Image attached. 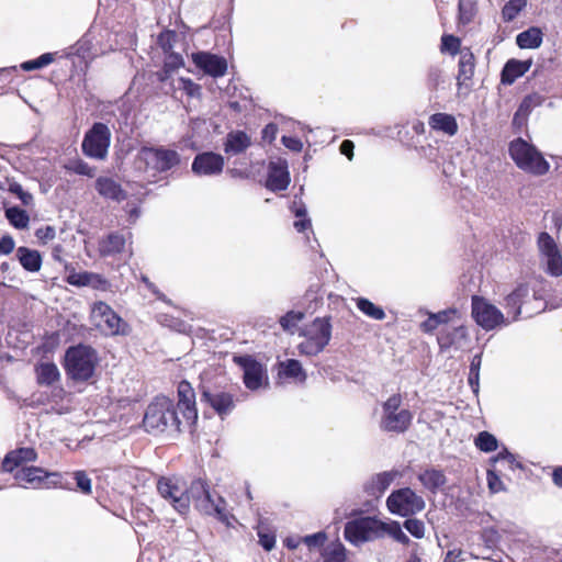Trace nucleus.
I'll return each mask as SVG.
<instances>
[{
	"label": "nucleus",
	"mask_w": 562,
	"mask_h": 562,
	"mask_svg": "<svg viewBox=\"0 0 562 562\" xmlns=\"http://www.w3.org/2000/svg\"><path fill=\"white\" fill-rule=\"evenodd\" d=\"M8 191L16 195L24 205H31L33 202V195L24 191L22 186L15 181L9 182Z\"/></svg>",
	"instance_id": "nucleus-49"
},
{
	"label": "nucleus",
	"mask_w": 562,
	"mask_h": 562,
	"mask_svg": "<svg viewBox=\"0 0 562 562\" xmlns=\"http://www.w3.org/2000/svg\"><path fill=\"white\" fill-rule=\"evenodd\" d=\"M460 47V41L453 35H443L441 38V48L451 54H456Z\"/></svg>",
	"instance_id": "nucleus-57"
},
{
	"label": "nucleus",
	"mask_w": 562,
	"mask_h": 562,
	"mask_svg": "<svg viewBox=\"0 0 562 562\" xmlns=\"http://www.w3.org/2000/svg\"><path fill=\"white\" fill-rule=\"evenodd\" d=\"M15 256L27 272L34 273L41 270L43 260L40 251L22 246L16 249Z\"/></svg>",
	"instance_id": "nucleus-32"
},
{
	"label": "nucleus",
	"mask_w": 562,
	"mask_h": 562,
	"mask_svg": "<svg viewBox=\"0 0 562 562\" xmlns=\"http://www.w3.org/2000/svg\"><path fill=\"white\" fill-rule=\"evenodd\" d=\"M509 155L521 170L542 176L548 172L550 165L541 153L522 138H517L509 144Z\"/></svg>",
	"instance_id": "nucleus-4"
},
{
	"label": "nucleus",
	"mask_w": 562,
	"mask_h": 562,
	"mask_svg": "<svg viewBox=\"0 0 562 562\" xmlns=\"http://www.w3.org/2000/svg\"><path fill=\"white\" fill-rule=\"evenodd\" d=\"M278 374L283 379H291L299 383H304L306 380V372L303 370L299 360L288 359L278 364Z\"/></svg>",
	"instance_id": "nucleus-34"
},
{
	"label": "nucleus",
	"mask_w": 562,
	"mask_h": 562,
	"mask_svg": "<svg viewBox=\"0 0 562 562\" xmlns=\"http://www.w3.org/2000/svg\"><path fill=\"white\" fill-rule=\"evenodd\" d=\"M324 562H346L345 549L340 543H333L324 549Z\"/></svg>",
	"instance_id": "nucleus-45"
},
{
	"label": "nucleus",
	"mask_w": 562,
	"mask_h": 562,
	"mask_svg": "<svg viewBox=\"0 0 562 562\" xmlns=\"http://www.w3.org/2000/svg\"><path fill=\"white\" fill-rule=\"evenodd\" d=\"M196 507L205 515H214L222 522L229 525V517L226 510V502L223 497L214 495L209 491L204 495H196Z\"/></svg>",
	"instance_id": "nucleus-18"
},
{
	"label": "nucleus",
	"mask_w": 562,
	"mask_h": 562,
	"mask_svg": "<svg viewBox=\"0 0 562 562\" xmlns=\"http://www.w3.org/2000/svg\"><path fill=\"white\" fill-rule=\"evenodd\" d=\"M237 363L244 370V383L249 390H257L261 386L266 372L262 366L249 356L236 358Z\"/></svg>",
	"instance_id": "nucleus-21"
},
{
	"label": "nucleus",
	"mask_w": 562,
	"mask_h": 562,
	"mask_svg": "<svg viewBox=\"0 0 562 562\" xmlns=\"http://www.w3.org/2000/svg\"><path fill=\"white\" fill-rule=\"evenodd\" d=\"M194 65L212 77H222L226 74L227 61L224 57L206 53L198 52L192 54Z\"/></svg>",
	"instance_id": "nucleus-19"
},
{
	"label": "nucleus",
	"mask_w": 562,
	"mask_h": 562,
	"mask_svg": "<svg viewBox=\"0 0 562 562\" xmlns=\"http://www.w3.org/2000/svg\"><path fill=\"white\" fill-rule=\"evenodd\" d=\"M428 124L432 130L442 132L449 136H453L458 132L456 117L448 113H435L430 115Z\"/></svg>",
	"instance_id": "nucleus-33"
},
{
	"label": "nucleus",
	"mask_w": 562,
	"mask_h": 562,
	"mask_svg": "<svg viewBox=\"0 0 562 562\" xmlns=\"http://www.w3.org/2000/svg\"><path fill=\"white\" fill-rule=\"evenodd\" d=\"M251 145L250 136L244 131L229 132L224 140V151L229 156L245 153Z\"/></svg>",
	"instance_id": "nucleus-26"
},
{
	"label": "nucleus",
	"mask_w": 562,
	"mask_h": 562,
	"mask_svg": "<svg viewBox=\"0 0 562 562\" xmlns=\"http://www.w3.org/2000/svg\"><path fill=\"white\" fill-rule=\"evenodd\" d=\"M471 306L474 321L487 331L498 326L510 324V321L504 316L503 312L484 297L472 296Z\"/></svg>",
	"instance_id": "nucleus-11"
},
{
	"label": "nucleus",
	"mask_w": 562,
	"mask_h": 562,
	"mask_svg": "<svg viewBox=\"0 0 562 562\" xmlns=\"http://www.w3.org/2000/svg\"><path fill=\"white\" fill-rule=\"evenodd\" d=\"M396 476V472H381L373 475L364 484V492L372 497H380L389 488Z\"/></svg>",
	"instance_id": "nucleus-28"
},
{
	"label": "nucleus",
	"mask_w": 562,
	"mask_h": 562,
	"mask_svg": "<svg viewBox=\"0 0 562 562\" xmlns=\"http://www.w3.org/2000/svg\"><path fill=\"white\" fill-rule=\"evenodd\" d=\"M111 144V131L104 123L97 122L86 133L81 147L86 156L103 160Z\"/></svg>",
	"instance_id": "nucleus-9"
},
{
	"label": "nucleus",
	"mask_w": 562,
	"mask_h": 562,
	"mask_svg": "<svg viewBox=\"0 0 562 562\" xmlns=\"http://www.w3.org/2000/svg\"><path fill=\"white\" fill-rule=\"evenodd\" d=\"M487 483H488V488L493 493H498L504 490V484H503L502 480L492 470L487 471Z\"/></svg>",
	"instance_id": "nucleus-61"
},
{
	"label": "nucleus",
	"mask_w": 562,
	"mask_h": 562,
	"mask_svg": "<svg viewBox=\"0 0 562 562\" xmlns=\"http://www.w3.org/2000/svg\"><path fill=\"white\" fill-rule=\"evenodd\" d=\"M460 20L463 23H469L474 15V5L469 0H459Z\"/></svg>",
	"instance_id": "nucleus-53"
},
{
	"label": "nucleus",
	"mask_w": 562,
	"mask_h": 562,
	"mask_svg": "<svg viewBox=\"0 0 562 562\" xmlns=\"http://www.w3.org/2000/svg\"><path fill=\"white\" fill-rule=\"evenodd\" d=\"M37 382L42 385H50L60 378L57 366L53 362H43L36 368Z\"/></svg>",
	"instance_id": "nucleus-36"
},
{
	"label": "nucleus",
	"mask_w": 562,
	"mask_h": 562,
	"mask_svg": "<svg viewBox=\"0 0 562 562\" xmlns=\"http://www.w3.org/2000/svg\"><path fill=\"white\" fill-rule=\"evenodd\" d=\"M527 5V0H508L502 9V16L505 22H510Z\"/></svg>",
	"instance_id": "nucleus-42"
},
{
	"label": "nucleus",
	"mask_w": 562,
	"mask_h": 562,
	"mask_svg": "<svg viewBox=\"0 0 562 562\" xmlns=\"http://www.w3.org/2000/svg\"><path fill=\"white\" fill-rule=\"evenodd\" d=\"M143 423L148 430L164 431L168 428L180 430L182 420L173 402L166 396H158L148 405Z\"/></svg>",
	"instance_id": "nucleus-2"
},
{
	"label": "nucleus",
	"mask_w": 562,
	"mask_h": 562,
	"mask_svg": "<svg viewBox=\"0 0 562 562\" xmlns=\"http://www.w3.org/2000/svg\"><path fill=\"white\" fill-rule=\"evenodd\" d=\"M77 487L85 494H91L92 485L90 477L83 471H77L74 473Z\"/></svg>",
	"instance_id": "nucleus-54"
},
{
	"label": "nucleus",
	"mask_w": 562,
	"mask_h": 562,
	"mask_svg": "<svg viewBox=\"0 0 562 562\" xmlns=\"http://www.w3.org/2000/svg\"><path fill=\"white\" fill-rule=\"evenodd\" d=\"M37 454L33 448H20L10 451L2 461V469L5 472H12L23 462L35 461Z\"/></svg>",
	"instance_id": "nucleus-30"
},
{
	"label": "nucleus",
	"mask_w": 562,
	"mask_h": 562,
	"mask_svg": "<svg viewBox=\"0 0 562 562\" xmlns=\"http://www.w3.org/2000/svg\"><path fill=\"white\" fill-rule=\"evenodd\" d=\"M98 362L97 352L86 345L69 347L65 355V370L75 381H87L92 378Z\"/></svg>",
	"instance_id": "nucleus-3"
},
{
	"label": "nucleus",
	"mask_w": 562,
	"mask_h": 562,
	"mask_svg": "<svg viewBox=\"0 0 562 562\" xmlns=\"http://www.w3.org/2000/svg\"><path fill=\"white\" fill-rule=\"evenodd\" d=\"M157 492L179 514L184 515L188 513L190 496L182 479L178 476H160L157 481Z\"/></svg>",
	"instance_id": "nucleus-8"
},
{
	"label": "nucleus",
	"mask_w": 562,
	"mask_h": 562,
	"mask_svg": "<svg viewBox=\"0 0 562 562\" xmlns=\"http://www.w3.org/2000/svg\"><path fill=\"white\" fill-rule=\"evenodd\" d=\"M188 491L189 494H191V496L193 497V499L196 501V495H204L210 491V488L203 480L198 479L191 483V486L188 488Z\"/></svg>",
	"instance_id": "nucleus-58"
},
{
	"label": "nucleus",
	"mask_w": 562,
	"mask_h": 562,
	"mask_svg": "<svg viewBox=\"0 0 562 562\" xmlns=\"http://www.w3.org/2000/svg\"><path fill=\"white\" fill-rule=\"evenodd\" d=\"M66 281L74 286H89L97 291L106 292L111 289V283L102 276L90 271H70Z\"/></svg>",
	"instance_id": "nucleus-20"
},
{
	"label": "nucleus",
	"mask_w": 562,
	"mask_h": 562,
	"mask_svg": "<svg viewBox=\"0 0 562 562\" xmlns=\"http://www.w3.org/2000/svg\"><path fill=\"white\" fill-rule=\"evenodd\" d=\"M131 238V234L127 236L121 233H111L99 243V252L102 257L115 256L126 251L127 240Z\"/></svg>",
	"instance_id": "nucleus-25"
},
{
	"label": "nucleus",
	"mask_w": 562,
	"mask_h": 562,
	"mask_svg": "<svg viewBox=\"0 0 562 562\" xmlns=\"http://www.w3.org/2000/svg\"><path fill=\"white\" fill-rule=\"evenodd\" d=\"M95 190L101 196L116 202H121L126 198V193L121 184L109 177H99L95 180Z\"/></svg>",
	"instance_id": "nucleus-29"
},
{
	"label": "nucleus",
	"mask_w": 562,
	"mask_h": 562,
	"mask_svg": "<svg viewBox=\"0 0 562 562\" xmlns=\"http://www.w3.org/2000/svg\"><path fill=\"white\" fill-rule=\"evenodd\" d=\"M180 164V155L169 148L142 147L134 160V167L137 171L147 178H157Z\"/></svg>",
	"instance_id": "nucleus-1"
},
{
	"label": "nucleus",
	"mask_w": 562,
	"mask_h": 562,
	"mask_svg": "<svg viewBox=\"0 0 562 562\" xmlns=\"http://www.w3.org/2000/svg\"><path fill=\"white\" fill-rule=\"evenodd\" d=\"M386 505L392 514L406 517L422 512L425 508V501L412 488L404 487L392 492Z\"/></svg>",
	"instance_id": "nucleus-12"
},
{
	"label": "nucleus",
	"mask_w": 562,
	"mask_h": 562,
	"mask_svg": "<svg viewBox=\"0 0 562 562\" xmlns=\"http://www.w3.org/2000/svg\"><path fill=\"white\" fill-rule=\"evenodd\" d=\"M531 65V59L518 60L512 58L507 60L501 75L502 83L513 85L516 79L522 77L530 69Z\"/></svg>",
	"instance_id": "nucleus-27"
},
{
	"label": "nucleus",
	"mask_w": 562,
	"mask_h": 562,
	"mask_svg": "<svg viewBox=\"0 0 562 562\" xmlns=\"http://www.w3.org/2000/svg\"><path fill=\"white\" fill-rule=\"evenodd\" d=\"M5 217L9 221V223L18 229L27 228L30 223V216L26 213V211L18 206H11L5 209Z\"/></svg>",
	"instance_id": "nucleus-39"
},
{
	"label": "nucleus",
	"mask_w": 562,
	"mask_h": 562,
	"mask_svg": "<svg viewBox=\"0 0 562 562\" xmlns=\"http://www.w3.org/2000/svg\"><path fill=\"white\" fill-rule=\"evenodd\" d=\"M402 395L396 393L391 395L382 404L380 418V429L385 432L403 434L413 420V413L407 408H402Z\"/></svg>",
	"instance_id": "nucleus-5"
},
{
	"label": "nucleus",
	"mask_w": 562,
	"mask_h": 562,
	"mask_svg": "<svg viewBox=\"0 0 562 562\" xmlns=\"http://www.w3.org/2000/svg\"><path fill=\"white\" fill-rule=\"evenodd\" d=\"M304 317L302 312H288L284 316L280 318V325L283 329L290 330L294 328L299 322H301Z\"/></svg>",
	"instance_id": "nucleus-50"
},
{
	"label": "nucleus",
	"mask_w": 562,
	"mask_h": 562,
	"mask_svg": "<svg viewBox=\"0 0 562 562\" xmlns=\"http://www.w3.org/2000/svg\"><path fill=\"white\" fill-rule=\"evenodd\" d=\"M538 248L541 254L542 261L547 266V272L553 277L561 276L562 255L552 236L542 232L538 237Z\"/></svg>",
	"instance_id": "nucleus-14"
},
{
	"label": "nucleus",
	"mask_w": 562,
	"mask_h": 562,
	"mask_svg": "<svg viewBox=\"0 0 562 562\" xmlns=\"http://www.w3.org/2000/svg\"><path fill=\"white\" fill-rule=\"evenodd\" d=\"M201 401L207 403L222 418L235 408L234 395L216 387L202 385Z\"/></svg>",
	"instance_id": "nucleus-15"
},
{
	"label": "nucleus",
	"mask_w": 562,
	"mask_h": 562,
	"mask_svg": "<svg viewBox=\"0 0 562 562\" xmlns=\"http://www.w3.org/2000/svg\"><path fill=\"white\" fill-rule=\"evenodd\" d=\"M15 241L12 236L4 235L0 239V256L9 255L14 250Z\"/></svg>",
	"instance_id": "nucleus-63"
},
{
	"label": "nucleus",
	"mask_w": 562,
	"mask_h": 562,
	"mask_svg": "<svg viewBox=\"0 0 562 562\" xmlns=\"http://www.w3.org/2000/svg\"><path fill=\"white\" fill-rule=\"evenodd\" d=\"M474 74V56L470 50H461L459 58L458 81L462 85L465 80H470Z\"/></svg>",
	"instance_id": "nucleus-37"
},
{
	"label": "nucleus",
	"mask_w": 562,
	"mask_h": 562,
	"mask_svg": "<svg viewBox=\"0 0 562 562\" xmlns=\"http://www.w3.org/2000/svg\"><path fill=\"white\" fill-rule=\"evenodd\" d=\"M427 82L431 89H436L442 82V71L438 67H431L427 74Z\"/></svg>",
	"instance_id": "nucleus-60"
},
{
	"label": "nucleus",
	"mask_w": 562,
	"mask_h": 562,
	"mask_svg": "<svg viewBox=\"0 0 562 562\" xmlns=\"http://www.w3.org/2000/svg\"><path fill=\"white\" fill-rule=\"evenodd\" d=\"M386 524L375 517H359L346 522L345 539L353 546L373 541L385 535Z\"/></svg>",
	"instance_id": "nucleus-6"
},
{
	"label": "nucleus",
	"mask_w": 562,
	"mask_h": 562,
	"mask_svg": "<svg viewBox=\"0 0 562 562\" xmlns=\"http://www.w3.org/2000/svg\"><path fill=\"white\" fill-rule=\"evenodd\" d=\"M164 65L175 72L184 66V60L180 54L171 53L167 55Z\"/></svg>",
	"instance_id": "nucleus-56"
},
{
	"label": "nucleus",
	"mask_w": 562,
	"mask_h": 562,
	"mask_svg": "<svg viewBox=\"0 0 562 562\" xmlns=\"http://www.w3.org/2000/svg\"><path fill=\"white\" fill-rule=\"evenodd\" d=\"M475 446L484 452L495 451L498 447L496 437L487 431H481L475 438Z\"/></svg>",
	"instance_id": "nucleus-44"
},
{
	"label": "nucleus",
	"mask_w": 562,
	"mask_h": 562,
	"mask_svg": "<svg viewBox=\"0 0 562 562\" xmlns=\"http://www.w3.org/2000/svg\"><path fill=\"white\" fill-rule=\"evenodd\" d=\"M418 481L426 490L436 494L446 485L447 477L442 470L429 468L418 474Z\"/></svg>",
	"instance_id": "nucleus-31"
},
{
	"label": "nucleus",
	"mask_w": 562,
	"mask_h": 562,
	"mask_svg": "<svg viewBox=\"0 0 562 562\" xmlns=\"http://www.w3.org/2000/svg\"><path fill=\"white\" fill-rule=\"evenodd\" d=\"M177 82V86L173 83V81L169 82V89L166 91V93H175L177 90H182L191 98L201 97V87L193 82L191 79L180 77Z\"/></svg>",
	"instance_id": "nucleus-38"
},
{
	"label": "nucleus",
	"mask_w": 562,
	"mask_h": 562,
	"mask_svg": "<svg viewBox=\"0 0 562 562\" xmlns=\"http://www.w3.org/2000/svg\"><path fill=\"white\" fill-rule=\"evenodd\" d=\"M303 341L299 344V351L305 356L321 353L331 338V325L326 318H315L302 331Z\"/></svg>",
	"instance_id": "nucleus-7"
},
{
	"label": "nucleus",
	"mask_w": 562,
	"mask_h": 562,
	"mask_svg": "<svg viewBox=\"0 0 562 562\" xmlns=\"http://www.w3.org/2000/svg\"><path fill=\"white\" fill-rule=\"evenodd\" d=\"M542 100H543L542 97L537 93L529 94V95L525 97L522 99L517 112L515 113L514 120L516 121L519 117L526 119L533 108L541 104Z\"/></svg>",
	"instance_id": "nucleus-41"
},
{
	"label": "nucleus",
	"mask_w": 562,
	"mask_h": 562,
	"mask_svg": "<svg viewBox=\"0 0 562 562\" xmlns=\"http://www.w3.org/2000/svg\"><path fill=\"white\" fill-rule=\"evenodd\" d=\"M91 321L106 336L126 334V323L105 302L99 301L92 305Z\"/></svg>",
	"instance_id": "nucleus-10"
},
{
	"label": "nucleus",
	"mask_w": 562,
	"mask_h": 562,
	"mask_svg": "<svg viewBox=\"0 0 562 562\" xmlns=\"http://www.w3.org/2000/svg\"><path fill=\"white\" fill-rule=\"evenodd\" d=\"M15 479L23 487H52L61 486V475L57 472H46L42 468L25 467L16 472Z\"/></svg>",
	"instance_id": "nucleus-13"
},
{
	"label": "nucleus",
	"mask_w": 562,
	"mask_h": 562,
	"mask_svg": "<svg viewBox=\"0 0 562 562\" xmlns=\"http://www.w3.org/2000/svg\"><path fill=\"white\" fill-rule=\"evenodd\" d=\"M468 340V330L463 325L454 326L452 329H441L437 336V341L441 350L451 347L461 348Z\"/></svg>",
	"instance_id": "nucleus-24"
},
{
	"label": "nucleus",
	"mask_w": 562,
	"mask_h": 562,
	"mask_svg": "<svg viewBox=\"0 0 562 562\" xmlns=\"http://www.w3.org/2000/svg\"><path fill=\"white\" fill-rule=\"evenodd\" d=\"M290 184L288 162L284 159L270 161L268 166V178L266 187L271 191H283Z\"/></svg>",
	"instance_id": "nucleus-22"
},
{
	"label": "nucleus",
	"mask_w": 562,
	"mask_h": 562,
	"mask_svg": "<svg viewBox=\"0 0 562 562\" xmlns=\"http://www.w3.org/2000/svg\"><path fill=\"white\" fill-rule=\"evenodd\" d=\"M437 318L438 325L448 324L453 321V317L458 315V311L454 308H448L445 311H440L438 313H434Z\"/></svg>",
	"instance_id": "nucleus-62"
},
{
	"label": "nucleus",
	"mask_w": 562,
	"mask_h": 562,
	"mask_svg": "<svg viewBox=\"0 0 562 562\" xmlns=\"http://www.w3.org/2000/svg\"><path fill=\"white\" fill-rule=\"evenodd\" d=\"M356 305L359 311H361L364 315L372 319L382 321L385 318L384 310L381 306L375 305L368 299L358 297L356 300Z\"/></svg>",
	"instance_id": "nucleus-40"
},
{
	"label": "nucleus",
	"mask_w": 562,
	"mask_h": 562,
	"mask_svg": "<svg viewBox=\"0 0 562 562\" xmlns=\"http://www.w3.org/2000/svg\"><path fill=\"white\" fill-rule=\"evenodd\" d=\"M224 157L214 151L198 154L191 165L192 172L200 177H213L222 173L224 169Z\"/></svg>",
	"instance_id": "nucleus-16"
},
{
	"label": "nucleus",
	"mask_w": 562,
	"mask_h": 562,
	"mask_svg": "<svg viewBox=\"0 0 562 562\" xmlns=\"http://www.w3.org/2000/svg\"><path fill=\"white\" fill-rule=\"evenodd\" d=\"M405 529L415 538H423L425 535V525L419 519L409 518L404 522Z\"/></svg>",
	"instance_id": "nucleus-52"
},
{
	"label": "nucleus",
	"mask_w": 562,
	"mask_h": 562,
	"mask_svg": "<svg viewBox=\"0 0 562 562\" xmlns=\"http://www.w3.org/2000/svg\"><path fill=\"white\" fill-rule=\"evenodd\" d=\"M529 296V288L526 284H519L513 292L505 297L504 307L507 311V318L516 322L521 314V306Z\"/></svg>",
	"instance_id": "nucleus-23"
},
{
	"label": "nucleus",
	"mask_w": 562,
	"mask_h": 562,
	"mask_svg": "<svg viewBox=\"0 0 562 562\" xmlns=\"http://www.w3.org/2000/svg\"><path fill=\"white\" fill-rule=\"evenodd\" d=\"M302 540L310 550L317 549L323 547L326 542L327 533L325 531H318L316 533L302 537Z\"/></svg>",
	"instance_id": "nucleus-48"
},
{
	"label": "nucleus",
	"mask_w": 562,
	"mask_h": 562,
	"mask_svg": "<svg viewBox=\"0 0 562 562\" xmlns=\"http://www.w3.org/2000/svg\"><path fill=\"white\" fill-rule=\"evenodd\" d=\"M481 538L487 549L497 547L501 541V535L495 528L483 529Z\"/></svg>",
	"instance_id": "nucleus-51"
},
{
	"label": "nucleus",
	"mask_w": 562,
	"mask_h": 562,
	"mask_svg": "<svg viewBox=\"0 0 562 562\" xmlns=\"http://www.w3.org/2000/svg\"><path fill=\"white\" fill-rule=\"evenodd\" d=\"M439 327L434 313H428V318L420 324V329L426 334L434 333Z\"/></svg>",
	"instance_id": "nucleus-64"
},
{
	"label": "nucleus",
	"mask_w": 562,
	"mask_h": 562,
	"mask_svg": "<svg viewBox=\"0 0 562 562\" xmlns=\"http://www.w3.org/2000/svg\"><path fill=\"white\" fill-rule=\"evenodd\" d=\"M542 43V32L538 27H529L516 36V44L520 48H538Z\"/></svg>",
	"instance_id": "nucleus-35"
},
{
	"label": "nucleus",
	"mask_w": 562,
	"mask_h": 562,
	"mask_svg": "<svg viewBox=\"0 0 562 562\" xmlns=\"http://www.w3.org/2000/svg\"><path fill=\"white\" fill-rule=\"evenodd\" d=\"M389 533L392 536L396 541L401 543H408L409 538L406 536V533L401 529L400 525L396 522L386 524L385 528V535Z\"/></svg>",
	"instance_id": "nucleus-55"
},
{
	"label": "nucleus",
	"mask_w": 562,
	"mask_h": 562,
	"mask_svg": "<svg viewBox=\"0 0 562 562\" xmlns=\"http://www.w3.org/2000/svg\"><path fill=\"white\" fill-rule=\"evenodd\" d=\"M53 60H54V54L45 53L35 59L22 63L20 67L24 71H32V70L41 69V68L48 66L49 64L53 63Z\"/></svg>",
	"instance_id": "nucleus-46"
},
{
	"label": "nucleus",
	"mask_w": 562,
	"mask_h": 562,
	"mask_svg": "<svg viewBox=\"0 0 562 562\" xmlns=\"http://www.w3.org/2000/svg\"><path fill=\"white\" fill-rule=\"evenodd\" d=\"M66 168L77 175L87 176L90 178L95 175V169L81 159L70 161Z\"/></svg>",
	"instance_id": "nucleus-47"
},
{
	"label": "nucleus",
	"mask_w": 562,
	"mask_h": 562,
	"mask_svg": "<svg viewBox=\"0 0 562 562\" xmlns=\"http://www.w3.org/2000/svg\"><path fill=\"white\" fill-rule=\"evenodd\" d=\"M177 408L180 409L183 420L188 426H192L195 424L198 419L195 393L188 381L183 380L178 384Z\"/></svg>",
	"instance_id": "nucleus-17"
},
{
	"label": "nucleus",
	"mask_w": 562,
	"mask_h": 562,
	"mask_svg": "<svg viewBox=\"0 0 562 562\" xmlns=\"http://www.w3.org/2000/svg\"><path fill=\"white\" fill-rule=\"evenodd\" d=\"M35 236L37 237V239L40 241H42L43 244H46L49 240H53L55 238V236H56L55 227L49 226V225L40 227L36 229Z\"/></svg>",
	"instance_id": "nucleus-59"
},
{
	"label": "nucleus",
	"mask_w": 562,
	"mask_h": 562,
	"mask_svg": "<svg viewBox=\"0 0 562 562\" xmlns=\"http://www.w3.org/2000/svg\"><path fill=\"white\" fill-rule=\"evenodd\" d=\"M481 363H482V355L481 353L475 355L472 358L471 363H470L468 381H469V384L474 393L479 392Z\"/></svg>",
	"instance_id": "nucleus-43"
}]
</instances>
